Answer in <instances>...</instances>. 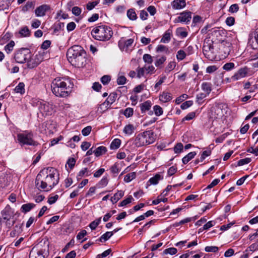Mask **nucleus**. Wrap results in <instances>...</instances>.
Listing matches in <instances>:
<instances>
[{
    "mask_svg": "<svg viewBox=\"0 0 258 258\" xmlns=\"http://www.w3.org/2000/svg\"><path fill=\"white\" fill-rule=\"evenodd\" d=\"M59 176L57 170L48 167L41 170L36 176L35 185L39 190L48 191L58 184Z\"/></svg>",
    "mask_w": 258,
    "mask_h": 258,
    "instance_id": "f257e3e1",
    "label": "nucleus"
},
{
    "mask_svg": "<svg viewBox=\"0 0 258 258\" xmlns=\"http://www.w3.org/2000/svg\"><path fill=\"white\" fill-rule=\"evenodd\" d=\"M69 61L77 68H83L86 63V53L80 45H74L70 48L67 53Z\"/></svg>",
    "mask_w": 258,
    "mask_h": 258,
    "instance_id": "f03ea898",
    "label": "nucleus"
},
{
    "mask_svg": "<svg viewBox=\"0 0 258 258\" xmlns=\"http://www.w3.org/2000/svg\"><path fill=\"white\" fill-rule=\"evenodd\" d=\"M70 81L64 78H56L52 81L51 89L53 93L57 97L68 96L71 92Z\"/></svg>",
    "mask_w": 258,
    "mask_h": 258,
    "instance_id": "7ed1b4c3",
    "label": "nucleus"
},
{
    "mask_svg": "<svg viewBox=\"0 0 258 258\" xmlns=\"http://www.w3.org/2000/svg\"><path fill=\"white\" fill-rule=\"evenodd\" d=\"M31 54L30 51L28 48H22L15 53V59L18 63H23L27 62V66L29 68L32 69L37 66L40 62V61L37 58V56H35L34 59H31Z\"/></svg>",
    "mask_w": 258,
    "mask_h": 258,
    "instance_id": "20e7f679",
    "label": "nucleus"
},
{
    "mask_svg": "<svg viewBox=\"0 0 258 258\" xmlns=\"http://www.w3.org/2000/svg\"><path fill=\"white\" fill-rule=\"evenodd\" d=\"M91 34L96 40L106 41L112 37L113 31L110 27L100 24L92 29Z\"/></svg>",
    "mask_w": 258,
    "mask_h": 258,
    "instance_id": "39448f33",
    "label": "nucleus"
},
{
    "mask_svg": "<svg viewBox=\"0 0 258 258\" xmlns=\"http://www.w3.org/2000/svg\"><path fill=\"white\" fill-rule=\"evenodd\" d=\"M155 141L153 133L145 131L139 134L135 140V144L137 147H141L153 143Z\"/></svg>",
    "mask_w": 258,
    "mask_h": 258,
    "instance_id": "423d86ee",
    "label": "nucleus"
},
{
    "mask_svg": "<svg viewBox=\"0 0 258 258\" xmlns=\"http://www.w3.org/2000/svg\"><path fill=\"white\" fill-rule=\"evenodd\" d=\"M37 105L42 116L51 115L55 112L54 106L51 102L40 100L37 101Z\"/></svg>",
    "mask_w": 258,
    "mask_h": 258,
    "instance_id": "0eeeda50",
    "label": "nucleus"
},
{
    "mask_svg": "<svg viewBox=\"0 0 258 258\" xmlns=\"http://www.w3.org/2000/svg\"><path fill=\"white\" fill-rule=\"evenodd\" d=\"M33 134L27 131L17 135V140L21 145L37 146L38 143L33 139Z\"/></svg>",
    "mask_w": 258,
    "mask_h": 258,
    "instance_id": "6e6552de",
    "label": "nucleus"
},
{
    "mask_svg": "<svg viewBox=\"0 0 258 258\" xmlns=\"http://www.w3.org/2000/svg\"><path fill=\"white\" fill-rule=\"evenodd\" d=\"M54 128L55 124L53 123V121L50 120L43 122L39 127L40 132L45 134L52 133Z\"/></svg>",
    "mask_w": 258,
    "mask_h": 258,
    "instance_id": "1a4fd4ad",
    "label": "nucleus"
},
{
    "mask_svg": "<svg viewBox=\"0 0 258 258\" xmlns=\"http://www.w3.org/2000/svg\"><path fill=\"white\" fill-rule=\"evenodd\" d=\"M192 13L189 11H184L179 14L174 20L175 23H182L188 24L191 19Z\"/></svg>",
    "mask_w": 258,
    "mask_h": 258,
    "instance_id": "9d476101",
    "label": "nucleus"
},
{
    "mask_svg": "<svg viewBox=\"0 0 258 258\" xmlns=\"http://www.w3.org/2000/svg\"><path fill=\"white\" fill-rule=\"evenodd\" d=\"M134 42V39H125L124 38H121L118 42V45L121 51L126 52L132 47Z\"/></svg>",
    "mask_w": 258,
    "mask_h": 258,
    "instance_id": "9b49d317",
    "label": "nucleus"
},
{
    "mask_svg": "<svg viewBox=\"0 0 258 258\" xmlns=\"http://www.w3.org/2000/svg\"><path fill=\"white\" fill-rule=\"evenodd\" d=\"M45 251L39 246L34 247L30 252L29 258H45L46 253H44Z\"/></svg>",
    "mask_w": 258,
    "mask_h": 258,
    "instance_id": "f8f14e48",
    "label": "nucleus"
},
{
    "mask_svg": "<svg viewBox=\"0 0 258 258\" xmlns=\"http://www.w3.org/2000/svg\"><path fill=\"white\" fill-rule=\"evenodd\" d=\"M248 71V68L246 67L241 68L231 77V79L237 81L244 78L247 76Z\"/></svg>",
    "mask_w": 258,
    "mask_h": 258,
    "instance_id": "ddd939ff",
    "label": "nucleus"
},
{
    "mask_svg": "<svg viewBox=\"0 0 258 258\" xmlns=\"http://www.w3.org/2000/svg\"><path fill=\"white\" fill-rule=\"evenodd\" d=\"M248 44L253 49H255L258 47V28L255 29L253 33L249 35Z\"/></svg>",
    "mask_w": 258,
    "mask_h": 258,
    "instance_id": "4468645a",
    "label": "nucleus"
},
{
    "mask_svg": "<svg viewBox=\"0 0 258 258\" xmlns=\"http://www.w3.org/2000/svg\"><path fill=\"white\" fill-rule=\"evenodd\" d=\"M214 47L212 42L210 40L205 41L203 46V51L205 56L207 58H210V53H213Z\"/></svg>",
    "mask_w": 258,
    "mask_h": 258,
    "instance_id": "2eb2a0df",
    "label": "nucleus"
},
{
    "mask_svg": "<svg viewBox=\"0 0 258 258\" xmlns=\"http://www.w3.org/2000/svg\"><path fill=\"white\" fill-rule=\"evenodd\" d=\"M50 9V7L47 5H42L37 7L35 10V14L37 17H42L45 15L46 12Z\"/></svg>",
    "mask_w": 258,
    "mask_h": 258,
    "instance_id": "dca6fc26",
    "label": "nucleus"
},
{
    "mask_svg": "<svg viewBox=\"0 0 258 258\" xmlns=\"http://www.w3.org/2000/svg\"><path fill=\"white\" fill-rule=\"evenodd\" d=\"M171 6L173 9H182L186 6L185 0H174L171 4Z\"/></svg>",
    "mask_w": 258,
    "mask_h": 258,
    "instance_id": "f3484780",
    "label": "nucleus"
},
{
    "mask_svg": "<svg viewBox=\"0 0 258 258\" xmlns=\"http://www.w3.org/2000/svg\"><path fill=\"white\" fill-rule=\"evenodd\" d=\"M159 98L161 102L166 103L172 99V96L171 93L164 91L159 95Z\"/></svg>",
    "mask_w": 258,
    "mask_h": 258,
    "instance_id": "a211bd4d",
    "label": "nucleus"
},
{
    "mask_svg": "<svg viewBox=\"0 0 258 258\" xmlns=\"http://www.w3.org/2000/svg\"><path fill=\"white\" fill-rule=\"evenodd\" d=\"M231 45V44L229 42L226 40H222L221 42L220 48L223 50L225 54H229L230 51Z\"/></svg>",
    "mask_w": 258,
    "mask_h": 258,
    "instance_id": "6ab92c4d",
    "label": "nucleus"
},
{
    "mask_svg": "<svg viewBox=\"0 0 258 258\" xmlns=\"http://www.w3.org/2000/svg\"><path fill=\"white\" fill-rule=\"evenodd\" d=\"M110 106V101L106 100L103 103L101 104L98 107L97 112L102 113L107 110Z\"/></svg>",
    "mask_w": 258,
    "mask_h": 258,
    "instance_id": "aec40b11",
    "label": "nucleus"
},
{
    "mask_svg": "<svg viewBox=\"0 0 258 258\" xmlns=\"http://www.w3.org/2000/svg\"><path fill=\"white\" fill-rule=\"evenodd\" d=\"M172 34V31L170 29L167 30L164 34L162 39H161V42L167 43L171 40V35Z\"/></svg>",
    "mask_w": 258,
    "mask_h": 258,
    "instance_id": "412c9836",
    "label": "nucleus"
},
{
    "mask_svg": "<svg viewBox=\"0 0 258 258\" xmlns=\"http://www.w3.org/2000/svg\"><path fill=\"white\" fill-rule=\"evenodd\" d=\"M152 106V103L150 101H146L142 103L140 105V108L142 113H145L147 111L150 110Z\"/></svg>",
    "mask_w": 258,
    "mask_h": 258,
    "instance_id": "4be33fe9",
    "label": "nucleus"
},
{
    "mask_svg": "<svg viewBox=\"0 0 258 258\" xmlns=\"http://www.w3.org/2000/svg\"><path fill=\"white\" fill-rule=\"evenodd\" d=\"M135 130V127L134 125L131 124H128L126 125L123 130V132L127 135H132Z\"/></svg>",
    "mask_w": 258,
    "mask_h": 258,
    "instance_id": "5701e85b",
    "label": "nucleus"
},
{
    "mask_svg": "<svg viewBox=\"0 0 258 258\" xmlns=\"http://www.w3.org/2000/svg\"><path fill=\"white\" fill-rule=\"evenodd\" d=\"M35 205L33 203H27L23 204L21 208V212L24 213L29 212L32 209Z\"/></svg>",
    "mask_w": 258,
    "mask_h": 258,
    "instance_id": "b1692460",
    "label": "nucleus"
},
{
    "mask_svg": "<svg viewBox=\"0 0 258 258\" xmlns=\"http://www.w3.org/2000/svg\"><path fill=\"white\" fill-rule=\"evenodd\" d=\"M14 91L16 93H20L21 95L24 94L25 92L24 83L23 82L19 83L15 87Z\"/></svg>",
    "mask_w": 258,
    "mask_h": 258,
    "instance_id": "393cba45",
    "label": "nucleus"
},
{
    "mask_svg": "<svg viewBox=\"0 0 258 258\" xmlns=\"http://www.w3.org/2000/svg\"><path fill=\"white\" fill-rule=\"evenodd\" d=\"M127 17L132 21H135L137 19V16L134 9H130L127 11Z\"/></svg>",
    "mask_w": 258,
    "mask_h": 258,
    "instance_id": "a878e982",
    "label": "nucleus"
},
{
    "mask_svg": "<svg viewBox=\"0 0 258 258\" xmlns=\"http://www.w3.org/2000/svg\"><path fill=\"white\" fill-rule=\"evenodd\" d=\"M95 155L99 157L104 154L107 152V149L104 146H100L95 150Z\"/></svg>",
    "mask_w": 258,
    "mask_h": 258,
    "instance_id": "bb28decb",
    "label": "nucleus"
},
{
    "mask_svg": "<svg viewBox=\"0 0 258 258\" xmlns=\"http://www.w3.org/2000/svg\"><path fill=\"white\" fill-rule=\"evenodd\" d=\"M176 34L177 36L183 38L187 36V32L186 31L184 28L182 27H179L176 29Z\"/></svg>",
    "mask_w": 258,
    "mask_h": 258,
    "instance_id": "cd10ccee",
    "label": "nucleus"
},
{
    "mask_svg": "<svg viewBox=\"0 0 258 258\" xmlns=\"http://www.w3.org/2000/svg\"><path fill=\"white\" fill-rule=\"evenodd\" d=\"M124 195L123 191L120 190L115 194L114 196L111 198V201L113 203H116Z\"/></svg>",
    "mask_w": 258,
    "mask_h": 258,
    "instance_id": "c85d7f7f",
    "label": "nucleus"
},
{
    "mask_svg": "<svg viewBox=\"0 0 258 258\" xmlns=\"http://www.w3.org/2000/svg\"><path fill=\"white\" fill-rule=\"evenodd\" d=\"M196 155V153L195 152H191L189 153L182 158V161L183 163L184 164L187 163L190 160L195 157Z\"/></svg>",
    "mask_w": 258,
    "mask_h": 258,
    "instance_id": "c756f323",
    "label": "nucleus"
},
{
    "mask_svg": "<svg viewBox=\"0 0 258 258\" xmlns=\"http://www.w3.org/2000/svg\"><path fill=\"white\" fill-rule=\"evenodd\" d=\"M121 144V141L119 139H114L110 145V148L112 150H116L119 148Z\"/></svg>",
    "mask_w": 258,
    "mask_h": 258,
    "instance_id": "7c9ffc66",
    "label": "nucleus"
},
{
    "mask_svg": "<svg viewBox=\"0 0 258 258\" xmlns=\"http://www.w3.org/2000/svg\"><path fill=\"white\" fill-rule=\"evenodd\" d=\"M202 89L208 95L212 90L211 84L209 83L204 82L202 84Z\"/></svg>",
    "mask_w": 258,
    "mask_h": 258,
    "instance_id": "2f4dec72",
    "label": "nucleus"
},
{
    "mask_svg": "<svg viewBox=\"0 0 258 258\" xmlns=\"http://www.w3.org/2000/svg\"><path fill=\"white\" fill-rule=\"evenodd\" d=\"M19 34L21 37H28L30 34V31L27 26L22 27L19 31Z\"/></svg>",
    "mask_w": 258,
    "mask_h": 258,
    "instance_id": "473e14b6",
    "label": "nucleus"
},
{
    "mask_svg": "<svg viewBox=\"0 0 258 258\" xmlns=\"http://www.w3.org/2000/svg\"><path fill=\"white\" fill-rule=\"evenodd\" d=\"M113 235V232L107 231L103 234L99 238V241L101 242H105L107 241Z\"/></svg>",
    "mask_w": 258,
    "mask_h": 258,
    "instance_id": "72a5a7b5",
    "label": "nucleus"
},
{
    "mask_svg": "<svg viewBox=\"0 0 258 258\" xmlns=\"http://www.w3.org/2000/svg\"><path fill=\"white\" fill-rule=\"evenodd\" d=\"M14 46L15 42L12 40L5 46V50L7 53H10L13 51Z\"/></svg>",
    "mask_w": 258,
    "mask_h": 258,
    "instance_id": "f704fd0d",
    "label": "nucleus"
},
{
    "mask_svg": "<svg viewBox=\"0 0 258 258\" xmlns=\"http://www.w3.org/2000/svg\"><path fill=\"white\" fill-rule=\"evenodd\" d=\"M162 179L161 175L159 174H156L154 176L151 177L149 181L151 184H156L158 181Z\"/></svg>",
    "mask_w": 258,
    "mask_h": 258,
    "instance_id": "c9c22d12",
    "label": "nucleus"
},
{
    "mask_svg": "<svg viewBox=\"0 0 258 258\" xmlns=\"http://www.w3.org/2000/svg\"><path fill=\"white\" fill-rule=\"evenodd\" d=\"M22 225L20 226H16L15 227V229L11 232L10 235L12 237H15L16 235L19 234L22 231V229L21 228Z\"/></svg>",
    "mask_w": 258,
    "mask_h": 258,
    "instance_id": "e433bc0d",
    "label": "nucleus"
},
{
    "mask_svg": "<svg viewBox=\"0 0 258 258\" xmlns=\"http://www.w3.org/2000/svg\"><path fill=\"white\" fill-rule=\"evenodd\" d=\"M64 26V24L63 23L58 22V23L55 24L53 28V33H57L60 30H61Z\"/></svg>",
    "mask_w": 258,
    "mask_h": 258,
    "instance_id": "4c0bfd02",
    "label": "nucleus"
},
{
    "mask_svg": "<svg viewBox=\"0 0 258 258\" xmlns=\"http://www.w3.org/2000/svg\"><path fill=\"white\" fill-rule=\"evenodd\" d=\"M205 93H201L198 94L196 96V102L199 104H202L204 101L203 99L207 96Z\"/></svg>",
    "mask_w": 258,
    "mask_h": 258,
    "instance_id": "58836bf2",
    "label": "nucleus"
},
{
    "mask_svg": "<svg viewBox=\"0 0 258 258\" xmlns=\"http://www.w3.org/2000/svg\"><path fill=\"white\" fill-rule=\"evenodd\" d=\"M153 110L155 114L158 116L161 115L163 113L162 108L158 105H156L153 107Z\"/></svg>",
    "mask_w": 258,
    "mask_h": 258,
    "instance_id": "ea45409f",
    "label": "nucleus"
},
{
    "mask_svg": "<svg viewBox=\"0 0 258 258\" xmlns=\"http://www.w3.org/2000/svg\"><path fill=\"white\" fill-rule=\"evenodd\" d=\"M135 172H131L125 175L124 181L126 182H129L136 177Z\"/></svg>",
    "mask_w": 258,
    "mask_h": 258,
    "instance_id": "a19ab883",
    "label": "nucleus"
},
{
    "mask_svg": "<svg viewBox=\"0 0 258 258\" xmlns=\"http://www.w3.org/2000/svg\"><path fill=\"white\" fill-rule=\"evenodd\" d=\"M177 250L176 248L170 247V248L165 249L163 251V253L164 254H169L170 255H173V254H175L177 253Z\"/></svg>",
    "mask_w": 258,
    "mask_h": 258,
    "instance_id": "79ce46f5",
    "label": "nucleus"
},
{
    "mask_svg": "<svg viewBox=\"0 0 258 258\" xmlns=\"http://www.w3.org/2000/svg\"><path fill=\"white\" fill-rule=\"evenodd\" d=\"M186 56V53L183 50H179L177 51L176 54V58L178 60H182Z\"/></svg>",
    "mask_w": 258,
    "mask_h": 258,
    "instance_id": "37998d69",
    "label": "nucleus"
},
{
    "mask_svg": "<svg viewBox=\"0 0 258 258\" xmlns=\"http://www.w3.org/2000/svg\"><path fill=\"white\" fill-rule=\"evenodd\" d=\"M234 68L235 64L233 62H227L223 66V69L226 71H231Z\"/></svg>",
    "mask_w": 258,
    "mask_h": 258,
    "instance_id": "c03bdc74",
    "label": "nucleus"
},
{
    "mask_svg": "<svg viewBox=\"0 0 258 258\" xmlns=\"http://www.w3.org/2000/svg\"><path fill=\"white\" fill-rule=\"evenodd\" d=\"M206 252H217L219 250V248L216 246H207L205 248Z\"/></svg>",
    "mask_w": 258,
    "mask_h": 258,
    "instance_id": "a18cd8bd",
    "label": "nucleus"
},
{
    "mask_svg": "<svg viewBox=\"0 0 258 258\" xmlns=\"http://www.w3.org/2000/svg\"><path fill=\"white\" fill-rule=\"evenodd\" d=\"M144 68L147 74H152L154 72L155 68L152 65H145Z\"/></svg>",
    "mask_w": 258,
    "mask_h": 258,
    "instance_id": "49530a36",
    "label": "nucleus"
},
{
    "mask_svg": "<svg viewBox=\"0 0 258 258\" xmlns=\"http://www.w3.org/2000/svg\"><path fill=\"white\" fill-rule=\"evenodd\" d=\"M133 200V197L131 196H130L127 198L123 200L119 204V206L123 207L126 206L128 204H130L132 202Z\"/></svg>",
    "mask_w": 258,
    "mask_h": 258,
    "instance_id": "de8ad7c7",
    "label": "nucleus"
},
{
    "mask_svg": "<svg viewBox=\"0 0 258 258\" xmlns=\"http://www.w3.org/2000/svg\"><path fill=\"white\" fill-rule=\"evenodd\" d=\"M196 116V113L195 112H191L188 113L183 119L182 121L185 120H190L194 118Z\"/></svg>",
    "mask_w": 258,
    "mask_h": 258,
    "instance_id": "09e8293b",
    "label": "nucleus"
},
{
    "mask_svg": "<svg viewBox=\"0 0 258 258\" xmlns=\"http://www.w3.org/2000/svg\"><path fill=\"white\" fill-rule=\"evenodd\" d=\"M144 67L143 68H138L137 69V76L138 78H141L144 75L145 72Z\"/></svg>",
    "mask_w": 258,
    "mask_h": 258,
    "instance_id": "8fccbe9b",
    "label": "nucleus"
},
{
    "mask_svg": "<svg viewBox=\"0 0 258 258\" xmlns=\"http://www.w3.org/2000/svg\"><path fill=\"white\" fill-rule=\"evenodd\" d=\"M134 110L133 109L130 107L127 108L124 111L123 114L126 117H130L133 114Z\"/></svg>",
    "mask_w": 258,
    "mask_h": 258,
    "instance_id": "3c124183",
    "label": "nucleus"
},
{
    "mask_svg": "<svg viewBox=\"0 0 258 258\" xmlns=\"http://www.w3.org/2000/svg\"><path fill=\"white\" fill-rule=\"evenodd\" d=\"M34 7L33 4L31 2H28L26 5L23 7L22 11L23 12H27L30 9Z\"/></svg>",
    "mask_w": 258,
    "mask_h": 258,
    "instance_id": "603ef678",
    "label": "nucleus"
},
{
    "mask_svg": "<svg viewBox=\"0 0 258 258\" xmlns=\"http://www.w3.org/2000/svg\"><path fill=\"white\" fill-rule=\"evenodd\" d=\"M2 216L5 220H9L11 218V215L9 213V210L5 209L2 211Z\"/></svg>",
    "mask_w": 258,
    "mask_h": 258,
    "instance_id": "864d4df0",
    "label": "nucleus"
},
{
    "mask_svg": "<svg viewBox=\"0 0 258 258\" xmlns=\"http://www.w3.org/2000/svg\"><path fill=\"white\" fill-rule=\"evenodd\" d=\"M251 161L250 158H245L241 159L238 161V165L239 166H242L246 164L249 163Z\"/></svg>",
    "mask_w": 258,
    "mask_h": 258,
    "instance_id": "5fc2aeb1",
    "label": "nucleus"
},
{
    "mask_svg": "<svg viewBox=\"0 0 258 258\" xmlns=\"http://www.w3.org/2000/svg\"><path fill=\"white\" fill-rule=\"evenodd\" d=\"M166 58L165 56H162L160 58L157 59L155 64L156 67H159L162 65L166 60Z\"/></svg>",
    "mask_w": 258,
    "mask_h": 258,
    "instance_id": "6e6d98bb",
    "label": "nucleus"
},
{
    "mask_svg": "<svg viewBox=\"0 0 258 258\" xmlns=\"http://www.w3.org/2000/svg\"><path fill=\"white\" fill-rule=\"evenodd\" d=\"M110 170L112 173L117 174L120 171L118 164L116 163L114 164L111 167Z\"/></svg>",
    "mask_w": 258,
    "mask_h": 258,
    "instance_id": "4d7b16f0",
    "label": "nucleus"
},
{
    "mask_svg": "<svg viewBox=\"0 0 258 258\" xmlns=\"http://www.w3.org/2000/svg\"><path fill=\"white\" fill-rule=\"evenodd\" d=\"M239 10V7L237 4H233L229 8V12L231 13H236Z\"/></svg>",
    "mask_w": 258,
    "mask_h": 258,
    "instance_id": "13d9d810",
    "label": "nucleus"
},
{
    "mask_svg": "<svg viewBox=\"0 0 258 258\" xmlns=\"http://www.w3.org/2000/svg\"><path fill=\"white\" fill-rule=\"evenodd\" d=\"M192 105V101H190V100L186 101L184 102V103H183L181 105L180 107L182 109H186L188 108V107H189L190 106H191Z\"/></svg>",
    "mask_w": 258,
    "mask_h": 258,
    "instance_id": "bf43d9fd",
    "label": "nucleus"
},
{
    "mask_svg": "<svg viewBox=\"0 0 258 258\" xmlns=\"http://www.w3.org/2000/svg\"><path fill=\"white\" fill-rule=\"evenodd\" d=\"M143 58L145 62H147L148 63H151L153 61L151 55L149 54H145L143 55Z\"/></svg>",
    "mask_w": 258,
    "mask_h": 258,
    "instance_id": "052dcab7",
    "label": "nucleus"
},
{
    "mask_svg": "<svg viewBox=\"0 0 258 258\" xmlns=\"http://www.w3.org/2000/svg\"><path fill=\"white\" fill-rule=\"evenodd\" d=\"M126 81V78L124 76H119L117 79V83L118 85H124Z\"/></svg>",
    "mask_w": 258,
    "mask_h": 258,
    "instance_id": "680f3d73",
    "label": "nucleus"
},
{
    "mask_svg": "<svg viewBox=\"0 0 258 258\" xmlns=\"http://www.w3.org/2000/svg\"><path fill=\"white\" fill-rule=\"evenodd\" d=\"M111 78L109 76L104 75L101 78V82L103 85L107 84L110 81Z\"/></svg>",
    "mask_w": 258,
    "mask_h": 258,
    "instance_id": "e2e57ef3",
    "label": "nucleus"
},
{
    "mask_svg": "<svg viewBox=\"0 0 258 258\" xmlns=\"http://www.w3.org/2000/svg\"><path fill=\"white\" fill-rule=\"evenodd\" d=\"M183 149V145L179 143L176 144L174 148V151L175 153H179Z\"/></svg>",
    "mask_w": 258,
    "mask_h": 258,
    "instance_id": "0e129e2a",
    "label": "nucleus"
},
{
    "mask_svg": "<svg viewBox=\"0 0 258 258\" xmlns=\"http://www.w3.org/2000/svg\"><path fill=\"white\" fill-rule=\"evenodd\" d=\"M92 127L91 126H87L84 128L82 131V133L83 136H87L89 135L91 131Z\"/></svg>",
    "mask_w": 258,
    "mask_h": 258,
    "instance_id": "69168bd1",
    "label": "nucleus"
},
{
    "mask_svg": "<svg viewBox=\"0 0 258 258\" xmlns=\"http://www.w3.org/2000/svg\"><path fill=\"white\" fill-rule=\"evenodd\" d=\"M81 12V9L78 7H74L72 9V13L76 16H79Z\"/></svg>",
    "mask_w": 258,
    "mask_h": 258,
    "instance_id": "338daca9",
    "label": "nucleus"
},
{
    "mask_svg": "<svg viewBox=\"0 0 258 258\" xmlns=\"http://www.w3.org/2000/svg\"><path fill=\"white\" fill-rule=\"evenodd\" d=\"M177 171V168L175 166H171L170 167L167 172V174L168 176H171L173 175Z\"/></svg>",
    "mask_w": 258,
    "mask_h": 258,
    "instance_id": "774afa93",
    "label": "nucleus"
}]
</instances>
